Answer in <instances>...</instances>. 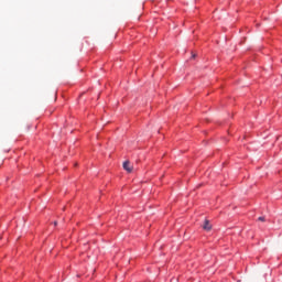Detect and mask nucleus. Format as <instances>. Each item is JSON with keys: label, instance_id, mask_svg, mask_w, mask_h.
Masks as SVG:
<instances>
[{"label": "nucleus", "instance_id": "f257e3e1", "mask_svg": "<svg viewBox=\"0 0 282 282\" xmlns=\"http://www.w3.org/2000/svg\"><path fill=\"white\" fill-rule=\"evenodd\" d=\"M123 169L128 173H132L133 172V165H131V163L129 161L123 162Z\"/></svg>", "mask_w": 282, "mask_h": 282}, {"label": "nucleus", "instance_id": "f03ea898", "mask_svg": "<svg viewBox=\"0 0 282 282\" xmlns=\"http://www.w3.org/2000/svg\"><path fill=\"white\" fill-rule=\"evenodd\" d=\"M203 228L204 230H212L213 226H210V221L205 220Z\"/></svg>", "mask_w": 282, "mask_h": 282}, {"label": "nucleus", "instance_id": "7ed1b4c3", "mask_svg": "<svg viewBox=\"0 0 282 282\" xmlns=\"http://www.w3.org/2000/svg\"><path fill=\"white\" fill-rule=\"evenodd\" d=\"M259 221H265V217L261 216L258 218Z\"/></svg>", "mask_w": 282, "mask_h": 282}, {"label": "nucleus", "instance_id": "20e7f679", "mask_svg": "<svg viewBox=\"0 0 282 282\" xmlns=\"http://www.w3.org/2000/svg\"><path fill=\"white\" fill-rule=\"evenodd\" d=\"M57 224H58V223L55 221V223H54V226H56Z\"/></svg>", "mask_w": 282, "mask_h": 282}, {"label": "nucleus", "instance_id": "39448f33", "mask_svg": "<svg viewBox=\"0 0 282 282\" xmlns=\"http://www.w3.org/2000/svg\"><path fill=\"white\" fill-rule=\"evenodd\" d=\"M192 58H195V55H192Z\"/></svg>", "mask_w": 282, "mask_h": 282}]
</instances>
